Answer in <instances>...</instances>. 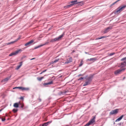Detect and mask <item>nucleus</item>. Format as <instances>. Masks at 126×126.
<instances>
[{
    "label": "nucleus",
    "mask_w": 126,
    "mask_h": 126,
    "mask_svg": "<svg viewBox=\"0 0 126 126\" xmlns=\"http://www.w3.org/2000/svg\"><path fill=\"white\" fill-rule=\"evenodd\" d=\"M64 34H63L62 35L59 36V37L56 38L54 39H52L50 40V42H55L59 41L61 40V38L63 37L64 36Z\"/></svg>",
    "instance_id": "f257e3e1"
},
{
    "label": "nucleus",
    "mask_w": 126,
    "mask_h": 126,
    "mask_svg": "<svg viewBox=\"0 0 126 126\" xmlns=\"http://www.w3.org/2000/svg\"><path fill=\"white\" fill-rule=\"evenodd\" d=\"M126 7V5H122L119 7L116 10L117 13H120Z\"/></svg>",
    "instance_id": "f03ea898"
},
{
    "label": "nucleus",
    "mask_w": 126,
    "mask_h": 126,
    "mask_svg": "<svg viewBox=\"0 0 126 126\" xmlns=\"http://www.w3.org/2000/svg\"><path fill=\"white\" fill-rule=\"evenodd\" d=\"M92 80V77H88L86 79V82L83 85L85 86L89 84Z\"/></svg>",
    "instance_id": "7ed1b4c3"
},
{
    "label": "nucleus",
    "mask_w": 126,
    "mask_h": 126,
    "mask_svg": "<svg viewBox=\"0 0 126 126\" xmlns=\"http://www.w3.org/2000/svg\"><path fill=\"white\" fill-rule=\"evenodd\" d=\"M95 116H94L93 118L87 124L84 126H89L91 124L93 123L95 121Z\"/></svg>",
    "instance_id": "20e7f679"
},
{
    "label": "nucleus",
    "mask_w": 126,
    "mask_h": 126,
    "mask_svg": "<svg viewBox=\"0 0 126 126\" xmlns=\"http://www.w3.org/2000/svg\"><path fill=\"white\" fill-rule=\"evenodd\" d=\"M125 70V68L118 69L114 72V74L116 75L120 74H121L122 72L124 71Z\"/></svg>",
    "instance_id": "39448f33"
},
{
    "label": "nucleus",
    "mask_w": 126,
    "mask_h": 126,
    "mask_svg": "<svg viewBox=\"0 0 126 126\" xmlns=\"http://www.w3.org/2000/svg\"><path fill=\"white\" fill-rule=\"evenodd\" d=\"M21 49H19L15 51V52L11 53L9 55V56H11L13 55H16L19 52H21Z\"/></svg>",
    "instance_id": "423d86ee"
},
{
    "label": "nucleus",
    "mask_w": 126,
    "mask_h": 126,
    "mask_svg": "<svg viewBox=\"0 0 126 126\" xmlns=\"http://www.w3.org/2000/svg\"><path fill=\"white\" fill-rule=\"evenodd\" d=\"M18 88L21 89L22 91L28 90L29 89L28 88H25L22 87H15L13 89Z\"/></svg>",
    "instance_id": "0eeeda50"
},
{
    "label": "nucleus",
    "mask_w": 126,
    "mask_h": 126,
    "mask_svg": "<svg viewBox=\"0 0 126 126\" xmlns=\"http://www.w3.org/2000/svg\"><path fill=\"white\" fill-rule=\"evenodd\" d=\"M118 109L113 110L110 112V114L111 115L116 114L118 112Z\"/></svg>",
    "instance_id": "6e6552de"
},
{
    "label": "nucleus",
    "mask_w": 126,
    "mask_h": 126,
    "mask_svg": "<svg viewBox=\"0 0 126 126\" xmlns=\"http://www.w3.org/2000/svg\"><path fill=\"white\" fill-rule=\"evenodd\" d=\"M112 29V27L111 26L108 27L107 28H106L105 29L104 31L103 32L104 33H107L110 31V30L111 29Z\"/></svg>",
    "instance_id": "1a4fd4ad"
},
{
    "label": "nucleus",
    "mask_w": 126,
    "mask_h": 126,
    "mask_svg": "<svg viewBox=\"0 0 126 126\" xmlns=\"http://www.w3.org/2000/svg\"><path fill=\"white\" fill-rule=\"evenodd\" d=\"M34 41L33 40H32L29 42L25 44V45L27 46L28 45H30L31 44L33 43Z\"/></svg>",
    "instance_id": "9d476101"
},
{
    "label": "nucleus",
    "mask_w": 126,
    "mask_h": 126,
    "mask_svg": "<svg viewBox=\"0 0 126 126\" xmlns=\"http://www.w3.org/2000/svg\"><path fill=\"white\" fill-rule=\"evenodd\" d=\"M126 65V62L121 63L120 66L121 67H123L125 66Z\"/></svg>",
    "instance_id": "9b49d317"
},
{
    "label": "nucleus",
    "mask_w": 126,
    "mask_h": 126,
    "mask_svg": "<svg viewBox=\"0 0 126 126\" xmlns=\"http://www.w3.org/2000/svg\"><path fill=\"white\" fill-rule=\"evenodd\" d=\"M11 76L8 77L4 79L2 81V82L5 81L6 82L10 78Z\"/></svg>",
    "instance_id": "f8f14e48"
},
{
    "label": "nucleus",
    "mask_w": 126,
    "mask_h": 126,
    "mask_svg": "<svg viewBox=\"0 0 126 126\" xmlns=\"http://www.w3.org/2000/svg\"><path fill=\"white\" fill-rule=\"evenodd\" d=\"M20 39V38H17L15 41H14L13 42H10L9 43H7V45H8L11 44L13 43H15V42H16L18 40H19Z\"/></svg>",
    "instance_id": "ddd939ff"
},
{
    "label": "nucleus",
    "mask_w": 126,
    "mask_h": 126,
    "mask_svg": "<svg viewBox=\"0 0 126 126\" xmlns=\"http://www.w3.org/2000/svg\"><path fill=\"white\" fill-rule=\"evenodd\" d=\"M124 116L123 115H121L120 117H119L117 119H116V121L115 122H118L120 121L123 118V117H124Z\"/></svg>",
    "instance_id": "4468645a"
},
{
    "label": "nucleus",
    "mask_w": 126,
    "mask_h": 126,
    "mask_svg": "<svg viewBox=\"0 0 126 126\" xmlns=\"http://www.w3.org/2000/svg\"><path fill=\"white\" fill-rule=\"evenodd\" d=\"M22 62H21L19 63L20 65L18 66H17L16 67V70H18L21 67V66L22 65Z\"/></svg>",
    "instance_id": "2eb2a0df"
},
{
    "label": "nucleus",
    "mask_w": 126,
    "mask_h": 126,
    "mask_svg": "<svg viewBox=\"0 0 126 126\" xmlns=\"http://www.w3.org/2000/svg\"><path fill=\"white\" fill-rule=\"evenodd\" d=\"M19 103H15L14 104L13 106L14 107L17 108L19 107Z\"/></svg>",
    "instance_id": "dca6fc26"
},
{
    "label": "nucleus",
    "mask_w": 126,
    "mask_h": 126,
    "mask_svg": "<svg viewBox=\"0 0 126 126\" xmlns=\"http://www.w3.org/2000/svg\"><path fill=\"white\" fill-rule=\"evenodd\" d=\"M77 0H75L74 1H73L71 2V3H72V4H73V5L74 4H78V3L77 2Z\"/></svg>",
    "instance_id": "f3484780"
},
{
    "label": "nucleus",
    "mask_w": 126,
    "mask_h": 126,
    "mask_svg": "<svg viewBox=\"0 0 126 126\" xmlns=\"http://www.w3.org/2000/svg\"><path fill=\"white\" fill-rule=\"evenodd\" d=\"M96 58H91L90 59H89L88 60L89 61H92L93 62L96 61Z\"/></svg>",
    "instance_id": "a211bd4d"
},
{
    "label": "nucleus",
    "mask_w": 126,
    "mask_h": 126,
    "mask_svg": "<svg viewBox=\"0 0 126 126\" xmlns=\"http://www.w3.org/2000/svg\"><path fill=\"white\" fill-rule=\"evenodd\" d=\"M67 61H68L69 63H70L72 61V58L71 57H70L68 58L67 59Z\"/></svg>",
    "instance_id": "6ab92c4d"
},
{
    "label": "nucleus",
    "mask_w": 126,
    "mask_h": 126,
    "mask_svg": "<svg viewBox=\"0 0 126 126\" xmlns=\"http://www.w3.org/2000/svg\"><path fill=\"white\" fill-rule=\"evenodd\" d=\"M78 4L79 5L82 6L83 4H84V2L83 1L80 2H78Z\"/></svg>",
    "instance_id": "aec40b11"
},
{
    "label": "nucleus",
    "mask_w": 126,
    "mask_h": 126,
    "mask_svg": "<svg viewBox=\"0 0 126 126\" xmlns=\"http://www.w3.org/2000/svg\"><path fill=\"white\" fill-rule=\"evenodd\" d=\"M43 78H44V77H38L37 78V79L39 81H41Z\"/></svg>",
    "instance_id": "412c9836"
},
{
    "label": "nucleus",
    "mask_w": 126,
    "mask_h": 126,
    "mask_svg": "<svg viewBox=\"0 0 126 126\" xmlns=\"http://www.w3.org/2000/svg\"><path fill=\"white\" fill-rule=\"evenodd\" d=\"M52 83L53 82L52 81H51L50 82H49L47 83H45L44 84V85H50L52 84Z\"/></svg>",
    "instance_id": "4be33fe9"
},
{
    "label": "nucleus",
    "mask_w": 126,
    "mask_h": 126,
    "mask_svg": "<svg viewBox=\"0 0 126 126\" xmlns=\"http://www.w3.org/2000/svg\"><path fill=\"white\" fill-rule=\"evenodd\" d=\"M48 42H47L46 43H45V44L43 45H40V46H38L37 47H36L35 48V49H36V48H38L39 47H41V46H44V45H47V44H48Z\"/></svg>",
    "instance_id": "5701e85b"
},
{
    "label": "nucleus",
    "mask_w": 126,
    "mask_h": 126,
    "mask_svg": "<svg viewBox=\"0 0 126 126\" xmlns=\"http://www.w3.org/2000/svg\"><path fill=\"white\" fill-rule=\"evenodd\" d=\"M19 104L20 105H21V107L23 108L24 106V103H20V102H19Z\"/></svg>",
    "instance_id": "b1692460"
},
{
    "label": "nucleus",
    "mask_w": 126,
    "mask_h": 126,
    "mask_svg": "<svg viewBox=\"0 0 126 126\" xmlns=\"http://www.w3.org/2000/svg\"><path fill=\"white\" fill-rule=\"evenodd\" d=\"M12 111L14 113H16L17 111L18 110L17 109H13Z\"/></svg>",
    "instance_id": "393cba45"
},
{
    "label": "nucleus",
    "mask_w": 126,
    "mask_h": 126,
    "mask_svg": "<svg viewBox=\"0 0 126 126\" xmlns=\"http://www.w3.org/2000/svg\"><path fill=\"white\" fill-rule=\"evenodd\" d=\"M47 125L45 123L43 124L41 126L40 125V126H47Z\"/></svg>",
    "instance_id": "a878e982"
},
{
    "label": "nucleus",
    "mask_w": 126,
    "mask_h": 126,
    "mask_svg": "<svg viewBox=\"0 0 126 126\" xmlns=\"http://www.w3.org/2000/svg\"><path fill=\"white\" fill-rule=\"evenodd\" d=\"M73 5V4H71L70 5H67V7H71Z\"/></svg>",
    "instance_id": "bb28decb"
},
{
    "label": "nucleus",
    "mask_w": 126,
    "mask_h": 126,
    "mask_svg": "<svg viewBox=\"0 0 126 126\" xmlns=\"http://www.w3.org/2000/svg\"><path fill=\"white\" fill-rule=\"evenodd\" d=\"M67 92V91H64L63 92H61V93L62 94H65Z\"/></svg>",
    "instance_id": "cd10ccee"
},
{
    "label": "nucleus",
    "mask_w": 126,
    "mask_h": 126,
    "mask_svg": "<svg viewBox=\"0 0 126 126\" xmlns=\"http://www.w3.org/2000/svg\"><path fill=\"white\" fill-rule=\"evenodd\" d=\"M82 64H83L82 61H81L80 62V64L79 65V67L81 66L82 65Z\"/></svg>",
    "instance_id": "c85d7f7f"
},
{
    "label": "nucleus",
    "mask_w": 126,
    "mask_h": 126,
    "mask_svg": "<svg viewBox=\"0 0 126 126\" xmlns=\"http://www.w3.org/2000/svg\"><path fill=\"white\" fill-rule=\"evenodd\" d=\"M52 122V121H50L48 122H47L46 123L47 125H48L50 123Z\"/></svg>",
    "instance_id": "c756f323"
},
{
    "label": "nucleus",
    "mask_w": 126,
    "mask_h": 126,
    "mask_svg": "<svg viewBox=\"0 0 126 126\" xmlns=\"http://www.w3.org/2000/svg\"><path fill=\"white\" fill-rule=\"evenodd\" d=\"M59 60V59H56L54 61V63H55L57 62Z\"/></svg>",
    "instance_id": "7c9ffc66"
},
{
    "label": "nucleus",
    "mask_w": 126,
    "mask_h": 126,
    "mask_svg": "<svg viewBox=\"0 0 126 126\" xmlns=\"http://www.w3.org/2000/svg\"><path fill=\"white\" fill-rule=\"evenodd\" d=\"M125 60H126V57L125 58H124L121 59V61H123Z\"/></svg>",
    "instance_id": "2f4dec72"
},
{
    "label": "nucleus",
    "mask_w": 126,
    "mask_h": 126,
    "mask_svg": "<svg viewBox=\"0 0 126 126\" xmlns=\"http://www.w3.org/2000/svg\"><path fill=\"white\" fill-rule=\"evenodd\" d=\"M115 54V53L113 52V53H110L109 54V55L110 56H111L113 55L114 54Z\"/></svg>",
    "instance_id": "473e14b6"
},
{
    "label": "nucleus",
    "mask_w": 126,
    "mask_h": 126,
    "mask_svg": "<svg viewBox=\"0 0 126 126\" xmlns=\"http://www.w3.org/2000/svg\"><path fill=\"white\" fill-rule=\"evenodd\" d=\"M47 71V70H45L44 71H42L41 73L40 74H42V73L45 72Z\"/></svg>",
    "instance_id": "72a5a7b5"
},
{
    "label": "nucleus",
    "mask_w": 126,
    "mask_h": 126,
    "mask_svg": "<svg viewBox=\"0 0 126 126\" xmlns=\"http://www.w3.org/2000/svg\"><path fill=\"white\" fill-rule=\"evenodd\" d=\"M1 119H2V121H4L5 120V118H1Z\"/></svg>",
    "instance_id": "f704fd0d"
},
{
    "label": "nucleus",
    "mask_w": 126,
    "mask_h": 126,
    "mask_svg": "<svg viewBox=\"0 0 126 126\" xmlns=\"http://www.w3.org/2000/svg\"><path fill=\"white\" fill-rule=\"evenodd\" d=\"M83 79V78L82 77H81L79 78L78 79V80H81L82 79Z\"/></svg>",
    "instance_id": "c9c22d12"
},
{
    "label": "nucleus",
    "mask_w": 126,
    "mask_h": 126,
    "mask_svg": "<svg viewBox=\"0 0 126 126\" xmlns=\"http://www.w3.org/2000/svg\"><path fill=\"white\" fill-rule=\"evenodd\" d=\"M20 99L23 100L24 99V98L22 96H21V97H20Z\"/></svg>",
    "instance_id": "e433bc0d"
},
{
    "label": "nucleus",
    "mask_w": 126,
    "mask_h": 126,
    "mask_svg": "<svg viewBox=\"0 0 126 126\" xmlns=\"http://www.w3.org/2000/svg\"><path fill=\"white\" fill-rule=\"evenodd\" d=\"M54 63V61H52L50 62V64H53Z\"/></svg>",
    "instance_id": "4c0bfd02"
},
{
    "label": "nucleus",
    "mask_w": 126,
    "mask_h": 126,
    "mask_svg": "<svg viewBox=\"0 0 126 126\" xmlns=\"http://www.w3.org/2000/svg\"><path fill=\"white\" fill-rule=\"evenodd\" d=\"M69 63L68 62V61H67V62H65V64H67Z\"/></svg>",
    "instance_id": "58836bf2"
},
{
    "label": "nucleus",
    "mask_w": 126,
    "mask_h": 126,
    "mask_svg": "<svg viewBox=\"0 0 126 126\" xmlns=\"http://www.w3.org/2000/svg\"><path fill=\"white\" fill-rule=\"evenodd\" d=\"M102 37H100L99 38H98V39H101V38H102Z\"/></svg>",
    "instance_id": "ea45409f"
},
{
    "label": "nucleus",
    "mask_w": 126,
    "mask_h": 126,
    "mask_svg": "<svg viewBox=\"0 0 126 126\" xmlns=\"http://www.w3.org/2000/svg\"><path fill=\"white\" fill-rule=\"evenodd\" d=\"M83 76V75L81 74H80V75H79L78 76Z\"/></svg>",
    "instance_id": "a19ab883"
},
{
    "label": "nucleus",
    "mask_w": 126,
    "mask_h": 126,
    "mask_svg": "<svg viewBox=\"0 0 126 126\" xmlns=\"http://www.w3.org/2000/svg\"><path fill=\"white\" fill-rule=\"evenodd\" d=\"M35 59V58H33L32 59H31V60H33V59Z\"/></svg>",
    "instance_id": "79ce46f5"
},
{
    "label": "nucleus",
    "mask_w": 126,
    "mask_h": 126,
    "mask_svg": "<svg viewBox=\"0 0 126 126\" xmlns=\"http://www.w3.org/2000/svg\"><path fill=\"white\" fill-rule=\"evenodd\" d=\"M102 38H104L105 37V36H102Z\"/></svg>",
    "instance_id": "37998d69"
},
{
    "label": "nucleus",
    "mask_w": 126,
    "mask_h": 126,
    "mask_svg": "<svg viewBox=\"0 0 126 126\" xmlns=\"http://www.w3.org/2000/svg\"><path fill=\"white\" fill-rule=\"evenodd\" d=\"M2 110V109H1L0 110V112Z\"/></svg>",
    "instance_id": "c03bdc74"
},
{
    "label": "nucleus",
    "mask_w": 126,
    "mask_h": 126,
    "mask_svg": "<svg viewBox=\"0 0 126 126\" xmlns=\"http://www.w3.org/2000/svg\"><path fill=\"white\" fill-rule=\"evenodd\" d=\"M125 77H124V78H123V79H125Z\"/></svg>",
    "instance_id": "a18cd8bd"
}]
</instances>
